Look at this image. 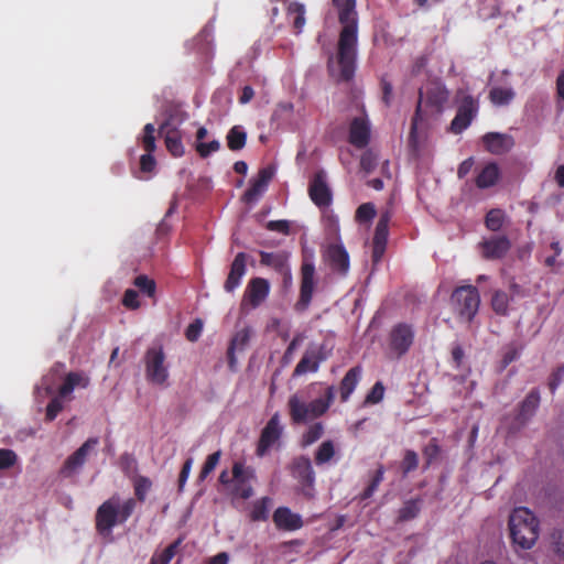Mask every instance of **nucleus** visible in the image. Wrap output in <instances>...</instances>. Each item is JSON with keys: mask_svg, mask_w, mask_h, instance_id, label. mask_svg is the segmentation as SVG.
Instances as JSON below:
<instances>
[{"mask_svg": "<svg viewBox=\"0 0 564 564\" xmlns=\"http://www.w3.org/2000/svg\"><path fill=\"white\" fill-rule=\"evenodd\" d=\"M134 498H128L121 502L118 494L105 500L96 510L95 529L102 538H109L113 528L124 524L134 512L137 501L144 502L152 487L149 477L139 475L132 480Z\"/></svg>", "mask_w": 564, "mask_h": 564, "instance_id": "obj_1", "label": "nucleus"}, {"mask_svg": "<svg viewBox=\"0 0 564 564\" xmlns=\"http://www.w3.org/2000/svg\"><path fill=\"white\" fill-rule=\"evenodd\" d=\"M338 10V21L341 24L337 46V62L340 68V78L348 82L352 78L356 67L358 41V13L356 0H333Z\"/></svg>", "mask_w": 564, "mask_h": 564, "instance_id": "obj_2", "label": "nucleus"}, {"mask_svg": "<svg viewBox=\"0 0 564 564\" xmlns=\"http://www.w3.org/2000/svg\"><path fill=\"white\" fill-rule=\"evenodd\" d=\"M510 538L514 546L530 550L538 541L540 522L535 514L525 507L516 508L509 517Z\"/></svg>", "mask_w": 564, "mask_h": 564, "instance_id": "obj_3", "label": "nucleus"}, {"mask_svg": "<svg viewBox=\"0 0 564 564\" xmlns=\"http://www.w3.org/2000/svg\"><path fill=\"white\" fill-rule=\"evenodd\" d=\"M335 399L334 387H328L324 398H317L310 403L301 400L296 394L290 397L288 408L294 424L305 423L325 414Z\"/></svg>", "mask_w": 564, "mask_h": 564, "instance_id": "obj_4", "label": "nucleus"}, {"mask_svg": "<svg viewBox=\"0 0 564 564\" xmlns=\"http://www.w3.org/2000/svg\"><path fill=\"white\" fill-rule=\"evenodd\" d=\"M449 93L444 85L434 83L420 90L419 102L415 113L412 118L410 138L414 139L419 122L423 120V116L427 112L441 113L444 105L448 100Z\"/></svg>", "mask_w": 564, "mask_h": 564, "instance_id": "obj_5", "label": "nucleus"}, {"mask_svg": "<svg viewBox=\"0 0 564 564\" xmlns=\"http://www.w3.org/2000/svg\"><path fill=\"white\" fill-rule=\"evenodd\" d=\"M451 304L459 319L470 323L478 313L480 295L474 285L457 286L451 295Z\"/></svg>", "mask_w": 564, "mask_h": 564, "instance_id": "obj_6", "label": "nucleus"}, {"mask_svg": "<svg viewBox=\"0 0 564 564\" xmlns=\"http://www.w3.org/2000/svg\"><path fill=\"white\" fill-rule=\"evenodd\" d=\"M145 378L155 386H165L170 372L165 364V354L162 346H153L147 349L144 354Z\"/></svg>", "mask_w": 564, "mask_h": 564, "instance_id": "obj_7", "label": "nucleus"}, {"mask_svg": "<svg viewBox=\"0 0 564 564\" xmlns=\"http://www.w3.org/2000/svg\"><path fill=\"white\" fill-rule=\"evenodd\" d=\"M316 285L315 264L312 257H304L301 264V284L300 295L294 305V310L299 313L305 312L313 299Z\"/></svg>", "mask_w": 564, "mask_h": 564, "instance_id": "obj_8", "label": "nucleus"}, {"mask_svg": "<svg viewBox=\"0 0 564 564\" xmlns=\"http://www.w3.org/2000/svg\"><path fill=\"white\" fill-rule=\"evenodd\" d=\"M478 100L469 94H463L457 106L456 115L451 122L449 131L454 134H460L471 124L473 120L478 115Z\"/></svg>", "mask_w": 564, "mask_h": 564, "instance_id": "obj_9", "label": "nucleus"}, {"mask_svg": "<svg viewBox=\"0 0 564 564\" xmlns=\"http://www.w3.org/2000/svg\"><path fill=\"white\" fill-rule=\"evenodd\" d=\"M414 338L415 333L412 325L398 323L389 333V349L397 358H401L411 349Z\"/></svg>", "mask_w": 564, "mask_h": 564, "instance_id": "obj_10", "label": "nucleus"}, {"mask_svg": "<svg viewBox=\"0 0 564 564\" xmlns=\"http://www.w3.org/2000/svg\"><path fill=\"white\" fill-rule=\"evenodd\" d=\"M283 427L280 424L279 413H274L262 429L256 447V455L263 457L268 452L280 442Z\"/></svg>", "mask_w": 564, "mask_h": 564, "instance_id": "obj_11", "label": "nucleus"}, {"mask_svg": "<svg viewBox=\"0 0 564 564\" xmlns=\"http://www.w3.org/2000/svg\"><path fill=\"white\" fill-rule=\"evenodd\" d=\"M99 440L97 437H89L85 443L82 444L72 455H69L61 467L59 475L64 478H69L84 466L88 455L98 445Z\"/></svg>", "mask_w": 564, "mask_h": 564, "instance_id": "obj_12", "label": "nucleus"}, {"mask_svg": "<svg viewBox=\"0 0 564 564\" xmlns=\"http://www.w3.org/2000/svg\"><path fill=\"white\" fill-rule=\"evenodd\" d=\"M323 260L330 270L340 275L346 276L349 268V254L343 243H330L323 251Z\"/></svg>", "mask_w": 564, "mask_h": 564, "instance_id": "obj_13", "label": "nucleus"}, {"mask_svg": "<svg viewBox=\"0 0 564 564\" xmlns=\"http://www.w3.org/2000/svg\"><path fill=\"white\" fill-rule=\"evenodd\" d=\"M308 196L319 208H326L332 204L333 194L327 184L325 171L319 170L313 175L308 184Z\"/></svg>", "mask_w": 564, "mask_h": 564, "instance_id": "obj_14", "label": "nucleus"}, {"mask_svg": "<svg viewBox=\"0 0 564 564\" xmlns=\"http://www.w3.org/2000/svg\"><path fill=\"white\" fill-rule=\"evenodd\" d=\"M270 283L264 278H252L245 290L241 307H259L269 296Z\"/></svg>", "mask_w": 564, "mask_h": 564, "instance_id": "obj_15", "label": "nucleus"}, {"mask_svg": "<svg viewBox=\"0 0 564 564\" xmlns=\"http://www.w3.org/2000/svg\"><path fill=\"white\" fill-rule=\"evenodd\" d=\"M481 257L485 260H501L511 249V241L506 235L491 236L479 242Z\"/></svg>", "mask_w": 564, "mask_h": 564, "instance_id": "obj_16", "label": "nucleus"}, {"mask_svg": "<svg viewBox=\"0 0 564 564\" xmlns=\"http://www.w3.org/2000/svg\"><path fill=\"white\" fill-rule=\"evenodd\" d=\"M328 358V354L323 345L310 347L305 350L299 364L295 366L292 376L301 377L307 372H316L319 365Z\"/></svg>", "mask_w": 564, "mask_h": 564, "instance_id": "obj_17", "label": "nucleus"}, {"mask_svg": "<svg viewBox=\"0 0 564 564\" xmlns=\"http://www.w3.org/2000/svg\"><path fill=\"white\" fill-rule=\"evenodd\" d=\"M292 474L302 486L303 495L312 498L315 473L313 470L311 459L306 456L295 458L292 465Z\"/></svg>", "mask_w": 564, "mask_h": 564, "instance_id": "obj_18", "label": "nucleus"}, {"mask_svg": "<svg viewBox=\"0 0 564 564\" xmlns=\"http://www.w3.org/2000/svg\"><path fill=\"white\" fill-rule=\"evenodd\" d=\"M390 220L391 214L389 210H387L380 215V218L377 223L372 239V259L375 262L380 261L386 251Z\"/></svg>", "mask_w": 564, "mask_h": 564, "instance_id": "obj_19", "label": "nucleus"}, {"mask_svg": "<svg viewBox=\"0 0 564 564\" xmlns=\"http://www.w3.org/2000/svg\"><path fill=\"white\" fill-rule=\"evenodd\" d=\"M253 477V469L245 468L242 463L236 462L232 466L234 494L242 499H249L253 495V488L249 480Z\"/></svg>", "mask_w": 564, "mask_h": 564, "instance_id": "obj_20", "label": "nucleus"}, {"mask_svg": "<svg viewBox=\"0 0 564 564\" xmlns=\"http://www.w3.org/2000/svg\"><path fill=\"white\" fill-rule=\"evenodd\" d=\"M260 264L270 267L283 275L285 283H291L292 274L289 265V253L285 251L267 252L260 251Z\"/></svg>", "mask_w": 564, "mask_h": 564, "instance_id": "obj_21", "label": "nucleus"}, {"mask_svg": "<svg viewBox=\"0 0 564 564\" xmlns=\"http://www.w3.org/2000/svg\"><path fill=\"white\" fill-rule=\"evenodd\" d=\"M272 177L273 172L271 169H261L257 176L251 180L249 188L243 193V202L247 204L256 203L267 191Z\"/></svg>", "mask_w": 564, "mask_h": 564, "instance_id": "obj_22", "label": "nucleus"}, {"mask_svg": "<svg viewBox=\"0 0 564 564\" xmlns=\"http://www.w3.org/2000/svg\"><path fill=\"white\" fill-rule=\"evenodd\" d=\"M370 124L367 118L356 117L349 126L348 141L357 149H364L370 141Z\"/></svg>", "mask_w": 564, "mask_h": 564, "instance_id": "obj_23", "label": "nucleus"}, {"mask_svg": "<svg viewBox=\"0 0 564 564\" xmlns=\"http://www.w3.org/2000/svg\"><path fill=\"white\" fill-rule=\"evenodd\" d=\"M482 143L491 154L501 155L513 148L514 140L512 135L507 133L488 132L482 137Z\"/></svg>", "mask_w": 564, "mask_h": 564, "instance_id": "obj_24", "label": "nucleus"}, {"mask_svg": "<svg viewBox=\"0 0 564 564\" xmlns=\"http://www.w3.org/2000/svg\"><path fill=\"white\" fill-rule=\"evenodd\" d=\"M247 253L238 252L236 254L234 261L231 262L228 276L224 283V289L226 292L231 293L240 285L241 279L247 271Z\"/></svg>", "mask_w": 564, "mask_h": 564, "instance_id": "obj_25", "label": "nucleus"}, {"mask_svg": "<svg viewBox=\"0 0 564 564\" xmlns=\"http://www.w3.org/2000/svg\"><path fill=\"white\" fill-rule=\"evenodd\" d=\"M272 520L275 527L282 531H296L303 527L300 514L294 513L288 507H279L273 512Z\"/></svg>", "mask_w": 564, "mask_h": 564, "instance_id": "obj_26", "label": "nucleus"}, {"mask_svg": "<svg viewBox=\"0 0 564 564\" xmlns=\"http://www.w3.org/2000/svg\"><path fill=\"white\" fill-rule=\"evenodd\" d=\"M512 294L502 290H496L491 296V308L499 316H508L510 314V303L513 301V295L520 291V285L516 282L510 284Z\"/></svg>", "mask_w": 564, "mask_h": 564, "instance_id": "obj_27", "label": "nucleus"}, {"mask_svg": "<svg viewBox=\"0 0 564 564\" xmlns=\"http://www.w3.org/2000/svg\"><path fill=\"white\" fill-rule=\"evenodd\" d=\"M159 132L164 135L166 149L173 156H182L184 154L181 133L176 128L172 127L170 121H164L160 126Z\"/></svg>", "mask_w": 564, "mask_h": 564, "instance_id": "obj_28", "label": "nucleus"}, {"mask_svg": "<svg viewBox=\"0 0 564 564\" xmlns=\"http://www.w3.org/2000/svg\"><path fill=\"white\" fill-rule=\"evenodd\" d=\"M251 328L246 326L240 330H237L234 337L231 338L228 349H227V360L228 367L231 371H236L237 359H236V350H243L247 344L250 340Z\"/></svg>", "mask_w": 564, "mask_h": 564, "instance_id": "obj_29", "label": "nucleus"}, {"mask_svg": "<svg viewBox=\"0 0 564 564\" xmlns=\"http://www.w3.org/2000/svg\"><path fill=\"white\" fill-rule=\"evenodd\" d=\"M540 391L538 388L532 389L519 405L518 421L525 423L529 421L540 405Z\"/></svg>", "mask_w": 564, "mask_h": 564, "instance_id": "obj_30", "label": "nucleus"}, {"mask_svg": "<svg viewBox=\"0 0 564 564\" xmlns=\"http://www.w3.org/2000/svg\"><path fill=\"white\" fill-rule=\"evenodd\" d=\"M361 376V367L356 366L350 368L344 376L340 382V399L343 402L348 401L350 394L356 389Z\"/></svg>", "mask_w": 564, "mask_h": 564, "instance_id": "obj_31", "label": "nucleus"}, {"mask_svg": "<svg viewBox=\"0 0 564 564\" xmlns=\"http://www.w3.org/2000/svg\"><path fill=\"white\" fill-rule=\"evenodd\" d=\"M500 176V170L495 162H490L484 166L476 177V186L478 188H488L494 186Z\"/></svg>", "mask_w": 564, "mask_h": 564, "instance_id": "obj_32", "label": "nucleus"}, {"mask_svg": "<svg viewBox=\"0 0 564 564\" xmlns=\"http://www.w3.org/2000/svg\"><path fill=\"white\" fill-rule=\"evenodd\" d=\"M516 97V91L511 87H492L489 91L488 99L494 106H508Z\"/></svg>", "mask_w": 564, "mask_h": 564, "instance_id": "obj_33", "label": "nucleus"}, {"mask_svg": "<svg viewBox=\"0 0 564 564\" xmlns=\"http://www.w3.org/2000/svg\"><path fill=\"white\" fill-rule=\"evenodd\" d=\"M80 384L86 388L88 384V379L83 378V376L78 372L67 373L63 384L58 388V398H66L74 391L76 386Z\"/></svg>", "mask_w": 564, "mask_h": 564, "instance_id": "obj_34", "label": "nucleus"}, {"mask_svg": "<svg viewBox=\"0 0 564 564\" xmlns=\"http://www.w3.org/2000/svg\"><path fill=\"white\" fill-rule=\"evenodd\" d=\"M227 147L231 151H240L247 142V132L241 126H234L226 135Z\"/></svg>", "mask_w": 564, "mask_h": 564, "instance_id": "obj_35", "label": "nucleus"}, {"mask_svg": "<svg viewBox=\"0 0 564 564\" xmlns=\"http://www.w3.org/2000/svg\"><path fill=\"white\" fill-rule=\"evenodd\" d=\"M183 543V538L180 536L176 539L173 543H171L167 547H165L163 551L158 552L155 551L150 560L149 564H170L171 560L176 554L178 547Z\"/></svg>", "mask_w": 564, "mask_h": 564, "instance_id": "obj_36", "label": "nucleus"}, {"mask_svg": "<svg viewBox=\"0 0 564 564\" xmlns=\"http://www.w3.org/2000/svg\"><path fill=\"white\" fill-rule=\"evenodd\" d=\"M288 15L293 17V29L300 34L305 25V7L300 2H291L288 7Z\"/></svg>", "mask_w": 564, "mask_h": 564, "instance_id": "obj_37", "label": "nucleus"}, {"mask_svg": "<svg viewBox=\"0 0 564 564\" xmlns=\"http://www.w3.org/2000/svg\"><path fill=\"white\" fill-rule=\"evenodd\" d=\"M271 499L269 497H262L253 502L250 511V520L253 522L267 521L269 518V507Z\"/></svg>", "mask_w": 564, "mask_h": 564, "instance_id": "obj_38", "label": "nucleus"}, {"mask_svg": "<svg viewBox=\"0 0 564 564\" xmlns=\"http://www.w3.org/2000/svg\"><path fill=\"white\" fill-rule=\"evenodd\" d=\"M335 456V446L333 441H324L317 448L315 453V464L317 466H322L324 464H327L332 460V458Z\"/></svg>", "mask_w": 564, "mask_h": 564, "instance_id": "obj_39", "label": "nucleus"}, {"mask_svg": "<svg viewBox=\"0 0 564 564\" xmlns=\"http://www.w3.org/2000/svg\"><path fill=\"white\" fill-rule=\"evenodd\" d=\"M505 212L499 208L490 209L485 217V226L490 231H499L505 224Z\"/></svg>", "mask_w": 564, "mask_h": 564, "instance_id": "obj_40", "label": "nucleus"}, {"mask_svg": "<svg viewBox=\"0 0 564 564\" xmlns=\"http://www.w3.org/2000/svg\"><path fill=\"white\" fill-rule=\"evenodd\" d=\"M324 434V426L321 422L314 423L308 426L302 435L301 445L307 447L318 441Z\"/></svg>", "mask_w": 564, "mask_h": 564, "instance_id": "obj_41", "label": "nucleus"}, {"mask_svg": "<svg viewBox=\"0 0 564 564\" xmlns=\"http://www.w3.org/2000/svg\"><path fill=\"white\" fill-rule=\"evenodd\" d=\"M422 452L425 459L424 469H427L441 455V446L437 438H431Z\"/></svg>", "mask_w": 564, "mask_h": 564, "instance_id": "obj_42", "label": "nucleus"}, {"mask_svg": "<svg viewBox=\"0 0 564 564\" xmlns=\"http://www.w3.org/2000/svg\"><path fill=\"white\" fill-rule=\"evenodd\" d=\"M133 284L147 296H155L156 283L153 279H150L148 275L140 274L135 276V279L133 280Z\"/></svg>", "mask_w": 564, "mask_h": 564, "instance_id": "obj_43", "label": "nucleus"}, {"mask_svg": "<svg viewBox=\"0 0 564 564\" xmlns=\"http://www.w3.org/2000/svg\"><path fill=\"white\" fill-rule=\"evenodd\" d=\"M420 509L421 508L419 500H408L406 502H404L403 507L400 508L398 520L402 522L410 521L419 514Z\"/></svg>", "mask_w": 564, "mask_h": 564, "instance_id": "obj_44", "label": "nucleus"}, {"mask_svg": "<svg viewBox=\"0 0 564 564\" xmlns=\"http://www.w3.org/2000/svg\"><path fill=\"white\" fill-rule=\"evenodd\" d=\"M419 467V455L413 449H406L401 462V471L405 477Z\"/></svg>", "mask_w": 564, "mask_h": 564, "instance_id": "obj_45", "label": "nucleus"}, {"mask_svg": "<svg viewBox=\"0 0 564 564\" xmlns=\"http://www.w3.org/2000/svg\"><path fill=\"white\" fill-rule=\"evenodd\" d=\"M384 476V468L382 465H379L378 469L376 470L375 475L372 476L370 482L365 488V490L361 494V499L366 500L373 496L376 490L378 489L379 485L382 482Z\"/></svg>", "mask_w": 564, "mask_h": 564, "instance_id": "obj_46", "label": "nucleus"}, {"mask_svg": "<svg viewBox=\"0 0 564 564\" xmlns=\"http://www.w3.org/2000/svg\"><path fill=\"white\" fill-rule=\"evenodd\" d=\"M221 452L217 451L207 456L198 475V480L204 481L214 471L220 460Z\"/></svg>", "mask_w": 564, "mask_h": 564, "instance_id": "obj_47", "label": "nucleus"}, {"mask_svg": "<svg viewBox=\"0 0 564 564\" xmlns=\"http://www.w3.org/2000/svg\"><path fill=\"white\" fill-rule=\"evenodd\" d=\"M522 347L514 343L507 345L502 350L501 368H507L511 362L516 361L521 354Z\"/></svg>", "mask_w": 564, "mask_h": 564, "instance_id": "obj_48", "label": "nucleus"}, {"mask_svg": "<svg viewBox=\"0 0 564 564\" xmlns=\"http://www.w3.org/2000/svg\"><path fill=\"white\" fill-rule=\"evenodd\" d=\"M154 132L155 128L152 123H147L144 126L143 134L140 138V141L145 152H154L156 149Z\"/></svg>", "mask_w": 564, "mask_h": 564, "instance_id": "obj_49", "label": "nucleus"}, {"mask_svg": "<svg viewBox=\"0 0 564 564\" xmlns=\"http://www.w3.org/2000/svg\"><path fill=\"white\" fill-rule=\"evenodd\" d=\"M376 214V207L372 203H364L357 208L355 218L358 223H369Z\"/></svg>", "mask_w": 564, "mask_h": 564, "instance_id": "obj_50", "label": "nucleus"}, {"mask_svg": "<svg viewBox=\"0 0 564 564\" xmlns=\"http://www.w3.org/2000/svg\"><path fill=\"white\" fill-rule=\"evenodd\" d=\"M551 545L554 553L562 560H564V530L554 529L551 534Z\"/></svg>", "mask_w": 564, "mask_h": 564, "instance_id": "obj_51", "label": "nucleus"}, {"mask_svg": "<svg viewBox=\"0 0 564 564\" xmlns=\"http://www.w3.org/2000/svg\"><path fill=\"white\" fill-rule=\"evenodd\" d=\"M384 390V386L381 381L376 382L366 395L365 402L368 404L379 403L383 399Z\"/></svg>", "mask_w": 564, "mask_h": 564, "instance_id": "obj_52", "label": "nucleus"}, {"mask_svg": "<svg viewBox=\"0 0 564 564\" xmlns=\"http://www.w3.org/2000/svg\"><path fill=\"white\" fill-rule=\"evenodd\" d=\"M122 305L128 310H138L141 306L138 292L133 289H127L122 296Z\"/></svg>", "mask_w": 564, "mask_h": 564, "instance_id": "obj_53", "label": "nucleus"}, {"mask_svg": "<svg viewBox=\"0 0 564 564\" xmlns=\"http://www.w3.org/2000/svg\"><path fill=\"white\" fill-rule=\"evenodd\" d=\"M564 378V365H558L550 375L547 387L550 392L553 394L558 386L562 383Z\"/></svg>", "mask_w": 564, "mask_h": 564, "instance_id": "obj_54", "label": "nucleus"}, {"mask_svg": "<svg viewBox=\"0 0 564 564\" xmlns=\"http://www.w3.org/2000/svg\"><path fill=\"white\" fill-rule=\"evenodd\" d=\"M202 332H203V322H202V319L197 318L187 326V328L185 330V337L188 341L195 343L200 337Z\"/></svg>", "mask_w": 564, "mask_h": 564, "instance_id": "obj_55", "label": "nucleus"}, {"mask_svg": "<svg viewBox=\"0 0 564 564\" xmlns=\"http://www.w3.org/2000/svg\"><path fill=\"white\" fill-rule=\"evenodd\" d=\"M377 166V155L371 151L367 150L360 158V167L366 173L372 172Z\"/></svg>", "mask_w": 564, "mask_h": 564, "instance_id": "obj_56", "label": "nucleus"}, {"mask_svg": "<svg viewBox=\"0 0 564 564\" xmlns=\"http://www.w3.org/2000/svg\"><path fill=\"white\" fill-rule=\"evenodd\" d=\"M220 149V143L217 140H213L210 142H197L196 151L202 158H207L213 152H216Z\"/></svg>", "mask_w": 564, "mask_h": 564, "instance_id": "obj_57", "label": "nucleus"}, {"mask_svg": "<svg viewBox=\"0 0 564 564\" xmlns=\"http://www.w3.org/2000/svg\"><path fill=\"white\" fill-rule=\"evenodd\" d=\"M63 410V402H62V399L56 397V398H53L47 406H46V413H45V416H46V420L47 421H53L55 420V417L58 415V413Z\"/></svg>", "mask_w": 564, "mask_h": 564, "instance_id": "obj_58", "label": "nucleus"}, {"mask_svg": "<svg viewBox=\"0 0 564 564\" xmlns=\"http://www.w3.org/2000/svg\"><path fill=\"white\" fill-rule=\"evenodd\" d=\"M17 454L12 449H0V470L12 467L17 462Z\"/></svg>", "mask_w": 564, "mask_h": 564, "instance_id": "obj_59", "label": "nucleus"}, {"mask_svg": "<svg viewBox=\"0 0 564 564\" xmlns=\"http://www.w3.org/2000/svg\"><path fill=\"white\" fill-rule=\"evenodd\" d=\"M152 153L153 152H145L140 158V170L144 173H150L155 169L156 161Z\"/></svg>", "mask_w": 564, "mask_h": 564, "instance_id": "obj_60", "label": "nucleus"}, {"mask_svg": "<svg viewBox=\"0 0 564 564\" xmlns=\"http://www.w3.org/2000/svg\"><path fill=\"white\" fill-rule=\"evenodd\" d=\"M193 465V459L187 458L181 469L180 476H178V490L182 491L191 473Z\"/></svg>", "mask_w": 564, "mask_h": 564, "instance_id": "obj_61", "label": "nucleus"}, {"mask_svg": "<svg viewBox=\"0 0 564 564\" xmlns=\"http://www.w3.org/2000/svg\"><path fill=\"white\" fill-rule=\"evenodd\" d=\"M265 227L268 230L278 231L284 235L290 232V224L288 220H270Z\"/></svg>", "mask_w": 564, "mask_h": 564, "instance_id": "obj_62", "label": "nucleus"}, {"mask_svg": "<svg viewBox=\"0 0 564 564\" xmlns=\"http://www.w3.org/2000/svg\"><path fill=\"white\" fill-rule=\"evenodd\" d=\"M382 101L386 106H390L392 98V85L386 78L381 79Z\"/></svg>", "mask_w": 564, "mask_h": 564, "instance_id": "obj_63", "label": "nucleus"}, {"mask_svg": "<svg viewBox=\"0 0 564 564\" xmlns=\"http://www.w3.org/2000/svg\"><path fill=\"white\" fill-rule=\"evenodd\" d=\"M301 343V336L300 335H296L291 341L290 344L288 345L285 351H284V355H283V360L285 362H288L289 360L292 359L293 357V354L294 351L296 350L297 346L300 345Z\"/></svg>", "mask_w": 564, "mask_h": 564, "instance_id": "obj_64", "label": "nucleus"}]
</instances>
